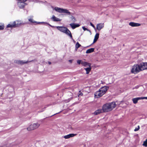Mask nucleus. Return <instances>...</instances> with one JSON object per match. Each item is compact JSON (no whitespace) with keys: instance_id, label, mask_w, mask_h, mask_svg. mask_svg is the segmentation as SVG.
Wrapping results in <instances>:
<instances>
[{"instance_id":"obj_31","label":"nucleus","mask_w":147,"mask_h":147,"mask_svg":"<svg viewBox=\"0 0 147 147\" xmlns=\"http://www.w3.org/2000/svg\"><path fill=\"white\" fill-rule=\"evenodd\" d=\"M34 23H36V24H40V22H38L35 21H34Z\"/></svg>"},{"instance_id":"obj_17","label":"nucleus","mask_w":147,"mask_h":147,"mask_svg":"<svg viewBox=\"0 0 147 147\" xmlns=\"http://www.w3.org/2000/svg\"><path fill=\"white\" fill-rule=\"evenodd\" d=\"M141 100L140 97H137V98H133L132 99V101H133V102L135 104H136L138 100Z\"/></svg>"},{"instance_id":"obj_20","label":"nucleus","mask_w":147,"mask_h":147,"mask_svg":"<svg viewBox=\"0 0 147 147\" xmlns=\"http://www.w3.org/2000/svg\"><path fill=\"white\" fill-rule=\"evenodd\" d=\"M94 49L93 48H91L88 49L86 52V53H89L93 52L94 51Z\"/></svg>"},{"instance_id":"obj_36","label":"nucleus","mask_w":147,"mask_h":147,"mask_svg":"<svg viewBox=\"0 0 147 147\" xmlns=\"http://www.w3.org/2000/svg\"><path fill=\"white\" fill-rule=\"evenodd\" d=\"M48 63L49 65H50L51 64V63L50 62H48Z\"/></svg>"},{"instance_id":"obj_21","label":"nucleus","mask_w":147,"mask_h":147,"mask_svg":"<svg viewBox=\"0 0 147 147\" xmlns=\"http://www.w3.org/2000/svg\"><path fill=\"white\" fill-rule=\"evenodd\" d=\"M84 69H85L86 71V74H88L91 71V67H88L84 68Z\"/></svg>"},{"instance_id":"obj_16","label":"nucleus","mask_w":147,"mask_h":147,"mask_svg":"<svg viewBox=\"0 0 147 147\" xmlns=\"http://www.w3.org/2000/svg\"><path fill=\"white\" fill-rule=\"evenodd\" d=\"M99 33H97L94 36V39L93 44L94 43L97 41V40L99 38Z\"/></svg>"},{"instance_id":"obj_14","label":"nucleus","mask_w":147,"mask_h":147,"mask_svg":"<svg viewBox=\"0 0 147 147\" xmlns=\"http://www.w3.org/2000/svg\"><path fill=\"white\" fill-rule=\"evenodd\" d=\"M82 65L84 67H91V64L87 62L82 61Z\"/></svg>"},{"instance_id":"obj_34","label":"nucleus","mask_w":147,"mask_h":147,"mask_svg":"<svg viewBox=\"0 0 147 147\" xmlns=\"http://www.w3.org/2000/svg\"><path fill=\"white\" fill-rule=\"evenodd\" d=\"M83 94L82 93H81L80 94H79V96H82L83 95Z\"/></svg>"},{"instance_id":"obj_29","label":"nucleus","mask_w":147,"mask_h":147,"mask_svg":"<svg viewBox=\"0 0 147 147\" xmlns=\"http://www.w3.org/2000/svg\"><path fill=\"white\" fill-rule=\"evenodd\" d=\"M90 25L92 26L94 29H96V28L94 25L91 23L90 22Z\"/></svg>"},{"instance_id":"obj_12","label":"nucleus","mask_w":147,"mask_h":147,"mask_svg":"<svg viewBox=\"0 0 147 147\" xmlns=\"http://www.w3.org/2000/svg\"><path fill=\"white\" fill-rule=\"evenodd\" d=\"M129 25L132 27L139 26L141 25L140 24L138 23H136L134 22H130Z\"/></svg>"},{"instance_id":"obj_8","label":"nucleus","mask_w":147,"mask_h":147,"mask_svg":"<svg viewBox=\"0 0 147 147\" xmlns=\"http://www.w3.org/2000/svg\"><path fill=\"white\" fill-rule=\"evenodd\" d=\"M68 96H70V97L68 99L65 100V101L66 102H69L73 98V94L71 92H69L68 93Z\"/></svg>"},{"instance_id":"obj_13","label":"nucleus","mask_w":147,"mask_h":147,"mask_svg":"<svg viewBox=\"0 0 147 147\" xmlns=\"http://www.w3.org/2000/svg\"><path fill=\"white\" fill-rule=\"evenodd\" d=\"M76 135V134H70L64 136L63 138L65 139H68Z\"/></svg>"},{"instance_id":"obj_2","label":"nucleus","mask_w":147,"mask_h":147,"mask_svg":"<svg viewBox=\"0 0 147 147\" xmlns=\"http://www.w3.org/2000/svg\"><path fill=\"white\" fill-rule=\"evenodd\" d=\"M55 10L56 11L59 13L67 14L69 16L68 17L71 19L72 22H74L76 21V19L75 17L72 16V13L70 12L67 9L56 7L55 8Z\"/></svg>"},{"instance_id":"obj_9","label":"nucleus","mask_w":147,"mask_h":147,"mask_svg":"<svg viewBox=\"0 0 147 147\" xmlns=\"http://www.w3.org/2000/svg\"><path fill=\"white\" fill-rule=\"evenodd\" d=\"M104 27V23H99L96 25V29L98 31H100Z\"/></svg>"},{"instance_id":"obj_35","label":"nucleus","mask_w":147,"mask_h":147,"mask_svg":"<svg viewBox=\"0 0 147 147\" xmlns=\"http://www.w3.org/2000/svg\"><path fill=\"white\" fill-rule=\"evenodd\" d=\"M69 61L71 63V62H72V60H69Z\"/></svg>"},{"instance_id":"obj_1","label":"nucleus","mask_w":147,"mask_h":147,"mask_svg":"<svg viewBox=\"0 0 147 147\" xmlns=\"http://www.w3.org/2000/svg\"><path fill=\"white\" fill-rule=\"evenodd\" d=\"M145 69H147V63L142 62L139 65H134L132 67L131 71L132 73L136 74Z\"/></svg>"},{"instance_id":"obj_23","label":"nucleus","mask_w":147,"mask_h":147,"mask_svg":"<svg viewBox=\"0 0 147 147\" xmlns=\"http://www.w3.org/2000/svg\"><path fill=\"white\" fill-rule=\"evenodd\" d=\"M81 46V45L79 43V42H77L76 45V50H77V49L80 47Z\"/></svg>"},{"instance_id":"obj_28","label":"nucleus","mask_w":147,"mask_h":147,"mask_svg":"<svg viewBox=\"0 0 147 147\" xmlns=\"http://www.w3.org/2000/svg\"><path fill=\"white\" fill-rule=\"evenodd\" d=\"M28 20L30 22H32V23H34V20L32 19H29Z\"/></svg>"},{"instance_id":"obj_33","label":"nucleus","mask_w":147,"mask_h":147,"mask_svg":"<svg viewBox=\"0 0 147 147\" xmlns=\"http://www.w3.org/2000/svg\"><path fill=\"white\" fill-rule=\"evenodd\" d=\"M40 24H43L45 25H46V22H41Z\"/></svg>"},{"instance_id":"obj_19","label":"nucleus","mask_w":147,"mask_h":147,"mask_svg":"<svg viewBox=\"0 0 147 147\" xmlns=\"http://www.w3.org/2000/svg\"><path fill=\"white\" fill-rule=\"evenodd\" d=\"M29 2H34L35 3H45L44 2H42L41 1H39L38 0H27V1Z\"/></svg>"},{"instance_id":"obj_39","label":"nucleus","mask_w":147,"mask_h":147,"mask_svg":"<svg viewBox=\"0 0 147 147\" xmlns=\"http://www.w3.org/2000/svg\"><path fill=\"white\" fill-rule=\"evenodd\" d=\"M0 147H2V146H0Z\"/></svg>"},{"instance_id":"obj_24","label":"nucleus","mask_w":147,"mask_h":147,"mask_svg":"<svg viewBox=\"0 0 147 147\" xmlns=\"http://www.w3.org/2000/svg\"><path fill=\"white\" fill-rule=\"evenodd\" d=\"M143 145L145 147L147 146V139L144 142Z\"/></svg>"},{"instance_id":"obj_11","label":"nucleus","mask_w":147,"mask_h":147,"mask_svg":"<svg viewBox=\"0 0 147 147\" xmlns=\"http://www.w3.org/2000/svg\"><path fill=\"white\" fill-rule=\"evenodd\" d=\"M72 28L73 29H74L80 26V25L78 24H75L74 23H71L69 24Z\"/></svg>"},{"instance_id":"obj_5","label":"nucleus","mask_w":147,"mask_h":147,"mask_svg":"<svg viewBox=\"0 0 147 147\" xmlns=\"http://www.w3.org/2000/svg\"><path fill=\"white\" fill-rule=\"evenodd\" d=\"M109 88L108 86H105L101 88L99 91L96 92L95 94V97L98 98L102 96L106 93Z\"/></svg>"},{"instance_id":"obj_6","label":"nucleus","mask_w":147,"mask_h":147,"mask_svg":"<svg viewBox=\"0 0 147 147\" xmlns=\"http://www.w3.org/2000/svg\"><path fill=\"white\" fill-rule=\"evenodd\" d=\"M60 31L64 33L69 36L70 38L72 40H73L72 35L69 30L67 28L64 26H59L56 27Z\"/></svg>"},{"instance_id":"obj_26","label":"nucleus","mask_w":147,"mask_h":147,"mask_svg":"<svg viewBox=\"0 0 147 147\" xmlns=\"http://www.w3.org/2000/svg\"><path fill=\"white\" fill-rule=\"evenodd\" d=\"M140 126L139 125L138 126V127L137 128H136L134 130V131H138L139 129H140Z\"/></svg>"},{"instance_id":"obj_3","label":"nucleus","mask_w":147,"mask_h":147,"mask_svg":"<svg viewBox=\"0 0 147 147\" xmlns=\"http://www.w3.org/2000/svg\"><path fill=\"white\" fill-rule=\"evenodd\" d=\"M116 106L115 103L114 102L107 103L102 107V110L103 112H107L112 111Z\"/></svg>"},{"instance_id":"obj_37","label":"nucleus","mask_w":147,"mask_h":147,"mask_svg":"<svg viewBox=\"0 0 147 147\" xmlns=\"http://www.w3.org/2000/svg\"><path fill=\"white\" fill-rule=\"evenodd\" d=\"M57 113H56V114H57ZM55 114H54V115H52V116H53V115H55Z\"/></svg>"},{"instance_id":"obj_18","label":"nucleus","mask_w":147,"mask_h":147,"mask_svg":"<svg viewBox=\"0 0 147 147\" xmlns=\"http://www.w3.org/2000/svg\"><path fill=\"white\" fill-rule=\"evenodd\" d=\"M102 109H99L96 111L94 113V114L97 115L100 113L102 112Z\"/></svg>"},{"instance_id":"obj_4","label":"nucleus","mask_w":147,"mask_h":147,"mask_svg":"<svg viewBox=\"0 0 147 147\" xmlns=\"http://www.w3.org/2000/svg\"><path fill=\"white\" fill-rule=\"evenodd\" d=\"M21 20H16L13 22H10L6 26L7 28H16L20 27L21 25L24 24Z\"/></svg>"},{"instance_id":"obj_25","label":"nucleus","mask_w":147,"mask_h":147,"mask_svg":"<svg viewBox=\"0 0 147 147\" xmlns=\"http://www.w3.org/2000/svg\"><path fill=\"white\" fill-rule=\"evenodd\" d=\"M82 28H83V30H84V31H85V30H87L89 32H91V31L90 30L88 29H87V28H86L84 26H83L82 27Z\"/></svg>"},{"instance_id":"obj_27","label":"nucleus","mask_w":147,"mask_h":147,"mask_svg":"<svg viewBox=\"0 0 147 147\" xmlns=\"http://www.w3.org/2000/svg\"><path fill=\"white\" fill-rule=\"evenodd\" d=\"M82 61L81 60H78L77 61V63L78 64H82Z\"/></svg>"},{"instance_id":"obj_10","label":"nucleus","mask_w":147,"mask_h":147,"mask_svg":"<svg viewBox=\"0 0 147 147\" xmlns=\"http://www.w3.org/2000/svg\"><path fill=\"white\" fill-rule=\"evenodd\" d=\"M15 62L19 64H20L21 65H23L25 63H28V61H25L23 60H17Z\"/></svg>"},{"instance_id":"obj_32","label":"nucleus","mask_w":147,"mask_h":147,"mask_svg":"<svg viewBox=\"0 0 147 147\" xmlns=\"http://www.w3.org/2000/svg\"><path fill=\"white\" fill-rule=\"evenodd\" d=\"M139 88V86H137L133 88V90H134V89H137Z\"/></svg>"},{"instance_id":"obj_22","label":"nucleus","mask_w":147,"mask_h":147,"mask_svg":"<svg viewBox=\"0 0 147 147\" xmlns=\"http://www.w3.org/2000/svg\"><path fill=\"white\" fill-rule=\"evenodd\" d=\"M5 28L4 24L3 23H0V30H3Z\"/></svg>"},{"instance_id":"obj_30","label":"nucleus","mask_w":147,"mask_h":147,"mask_svg":"<svg viewBox=\"0 0 147 147\" xmlns=\"http://www.w3.org/2000/svg\"><path fill=\"white\" fill-rule=\"evenodd\" d=\"M141 99H146L147 100V97H140Z\"/></svg>"},{"instance_id":"obj_15","label":"nucleus","mask_w":147,"mask_h":147,"mask_svg":"<svg viewBox=\"0 0 147 147\" xmlns=\"http://www.w3.org/2000/svg\"><path fill=\"white\" fill-rule=\"evenodd\" d=\"M52 20L54 22L60 21L61 20L56 17L54 15H53L52 18Z\"/></svg>"},{"instance_id":"obj_38","label":"nucleus","mask_w":147,"mask_h":147,"mask_svg":"<svg viewBox=\"0 0 147 147\" xmlns=\"http://www.w3.org/2000/svg\"><path fill=\"white\" fill-rule=\"evenodd\" d=\"M51 27H54V26H51Z\"/></svg>"},{"instance_id":"obj_7","label":"nucleus","mask_w":147,"mask_h":147,"mask_svg":"<svg viewBox=\"0 0 147 147\" xmlns=\"http://www.w3.org/2000/svg\"><path fill=\"white\" fill-rule=\"evenodd\" d=\"M40 125V123L38 122L31 124L27 128V130L28 131L33 130L38 127Z\"/></svg>"}]
</instances>
